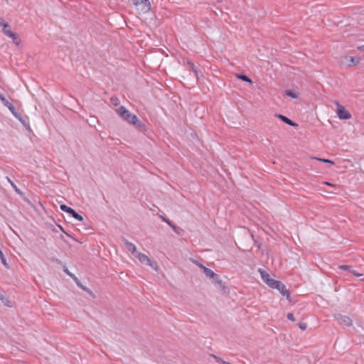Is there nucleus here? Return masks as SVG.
Wrapping results in <instances>:
<instances>
[{
    "instance_id": "nucleus-3",
    "label": "nucleus",
    "mask_w": 364,
    "mask_h": 364,
    "mask_svg": "<svg viewBox=\"0 0 364 364\" xmlns=\"http://www.w3.org/2000/svg\"><path fill=\"white\" fill-rule=\"evenodd\" d=\"M60 208L62 211L65 212L70 215L73 218L78 221H82L83 217L77 213L73 208L66 205L65 204H61Z\"/></svg>"
},
{
    "instance_id": "nucleus-16",
    "label": "nucleus",
    "mask_w": 364,
    "mask_h": 364,
    "mask_svg": "<svg viewBox=\"0 0 364 364\" xmlns=\"http://www.w3.org/2000/svg\"><path fill=\"white\" fill-rule=\"evenodd\" d=\"M136 257L138 258V259L143 264H145L147 262H149V258L146 255L141 253V252H136V254L134 255Z\"/></svg>"
},
{
    "instance_id": "nucleus-11",
    "label": "nucleus",
    "mask_w": 364,
    "mask_h": 364,
    "mask_svg": "<svg viewBox=\"0 0 364 364\" xmlns=\"http://www.w3.org/2000/svg\"><path fill=\"white\" fill-rule=\"evenodd\" d=\"M338 268L340 269H343V270H346L350 273H351L352 274H353L355 277H360L363 275V274L361 273H358L357 272L352 266L350 265H347V264H343V265H341L338 267Z\"/></svg>"
},
{
    "instance_id": "nucleus-32",
    "label": "nucleus",
    "mask_w": 364,
    "mask_h": 364,
    "mask_svg": "<svg viewBox=\"0 0 364 364\" xmlns=\"http://www.w3.org/2000/svg\"><path fill=\"white\" fill-rule=\"evenodd\" d=\"M287 317L289 320L291 321H295V318H294V316L292 313H288L287 315Z\"/></svg>"
},
{
    "instance_id": "nucleus-14",
    "label": "nucleus",
    "mask_w": 364,
    "mask_h": 364,
    "mask_svg": "<svg viewBox=\"0 0 364 364\" xmlns=\"http://www.w3.org/2000/svg\"><path fill=\"white\" fill-rule=\"evenodd\" d=\"M213 283H214V284L221 290H224L226 288L225 283L223 282L218 274H217V278H214L213 279Z\"/></svg>"
},
{
    "instance_id": "nucleus-9",
    "label": "nucleus",
    "mask_w": 364,
    "mask_h": 364,
    "mask_svg": "<svg viewBox=\"0 0 364 364\" xmlns=\"http://www.w3.org/2000/svg\"><path fill=\"white\" fill-rule=\"evenodd\" d=\"M275 117L291 127H295L298 126V124L296 122H294V121H292L291 119H290L289 118L283 114H276Z\"/></svg>"
},
{
    "instance_id": "nucleus-30",
    "label": "nucleus",
    "mask_w": 364,
    "mask_h": 364,
    "mask_svg": "<svg viewBox=\"0 0 364 364\" xmlns=\"http://www.w3.org/2000/svg\"><path fill=\"white\" fill-rule=\"evenodd\" d=\"M77 285L80 288L82 289V290L84 291H87V289H88L87 287H85L84 285L82 284V283H80V282L77 279V280H75Z\"/></svg>"
},
{
    "instance_id": "nucleus-2",
    "label": "nucleus",
    "mask_w": 364,
    "mask_h": 364,
    "mask_svg": "<svg viewBox=\"0 0 364 364\" xmlns=\"http://www.w3.org/2000/svg\"><path fill=\"white\" fill-rule=\"evenodd\" d=\"M117 114L129 124H135L137 122V116L131 113L125 107L120 106L117 109Z\"/></svg>"
},
{
    "instance_id": "nucleus-37",
    "label": "nucleus",
    "mask_w": 364,
    "mask_h": 364,
    "mask_svg": "<svg viewBox=\"0 0 364 364\" xmlns=\"http://www.w3.org/2000/svg\"><path fill=\"white\" fill-rule=\"evenodd\" d=\"M4 97V95L0 92V100Z\"/></svg>"
},
{
    "instance_id": "nucleus-25",
    "label": "nucleus",
    "mask_w": 364,
    "mask_h": 364,
    "mask_svg": "<svg viewBox=\"0 0 364 364\" xmlns=\"http://www.w3.org/2000/svg\"><path fill=\"white\" fill-rule=\"evenodd\" d=\"M63 272L66 274L70 276L71 278H73L74 280H77V278L75 277V275L70 272V271L68 270V267L65 265H63Z\"/></svg>"
},
{
    "instance_id": "nucleus-33",
    "label": "nucleus",
    "mask_w": 364,
    "mask_h": 364,
    "mask_svg": "<svg viewBox=\"0 0 364 364\" xmlns=\"http://www.w3.org/2000/svg\"><path fill=\"white\" fill-rule=\"evenodd\" d=\"M90 295H91L93 298L95 297V294H93V292L90 289H87V291H86Z\"/></svg>"
},
{
    "instance_id": "nucleus-6",
    "label": "nucleus",
    "mask_w": 364,
    "mask_h": 364,
    "mask_svg": "<svg viewBox=\"0 0 364 364\" xmlns=\"http://www.w3.org/2000/svg\"><path fill=\"white\" fill-rule=\"evenodd\" d=\"M133 4L136 6L142 5L141 10L145 13L149 11L151 9L149 0H134Z\"/></svg>"
},
{
    "instance_id": "nucleus-21",
    "label": "nucleus",
    "mask_w": 364,
    "mask_h": 364,
    "mask_svg": "<svg viewBox=\"0 0 364 364\" xmlns=\"http://www.w3.org/2000/svg\"><path fill=\"white\" fill-rule=\"evenodd\" d=\"M0 300L5 306H11V301L2 294H0Z\"/></svg>"
},
{
    "instance_id": "nucleus-24",
    "label": "nucleus",
    "mask_w": 364,
    "mask_h": 364,
    "mask_svg": "<svg viewBox=\"0 0 364 364\" xmlns=\"http://www.w3.org/2000/svg\"><path fill=\"white\" fill-rule=\"evenodd\" d=\"M146 264L148 266H150L154 270H157L159 269L157 263L156 262L151 260L150 258H149V262H147L146 263Z\"/></svg>"
},
{
    "instance_id": "nucleus-23",
    "label": "nucleus",
    "mask_w": 364,
    "mask_h": 364,
    "mask_svg": "<svg viewBox=\"0 0 364 364\" xmlns=\"http://www.w3.org/2000/svg\"><path fill=\"white\" fill-rule=\"evenodd\" d=\"M284 92L287 96H289L293 99L298 97V94L293 90H287L284 91Z\"/></svg>"
},
{
    "instance_id": "nucleus-22",
    "label": "nucleus",
    "mask_w": 364,
    "mask_h": 364,
    "mask_svg": "<svg viewBox=\"0 0 364 364\" xmlns=\"http://www.w3.org/2000/svg\"><path fill=\"white\" fill-rule=\"evenodd\" d=\"M187 64H188V67L190 68V69L194 73L195 75L198 78V70L197 68L195 66L194 63L191 61H188Z\"/></svg>"
},
{
    "instance_id": "nucleus-34",
    "label": "nucleus",
    "mask_w": 364,
    "mask_h": 364,
    "mask_svg": "<svg viewBox=\"0 0 364 364\" xmlns=\"http://www.w3.org/2000/svg\"><path fill=\"white\" fill-rule=\"evenodd\" d=\"M60 230H61L63 232H65L67 235L70 236L69 234H68L65 230L63 228V227L61 225H58Z\"/></svg>"
},
{
    "instance_id": "nucleus-7",
    "label": "nucleus",
    "mask_w": 364,
    "mask_h": 364,
    "mask_svg": "<svg viewBox=\"0 0 364 364\" xmlns=\"http://www.w3.org/2000/svg\"><path fill=\"white\" fill-rule=\"evenodd\" d=\"M1 102L5 107H8L15 117H18V112H16L15 107L5 97L1 100Z\"/></svg>"
},
{
    "instance_id": "nucleus-20",
    "label": "nucleus",
    "mask_w": 364,
    "mask_h": 364,
    "mask_svg": "<svg viewBox=\"0 0 364 364\" xmlns=\"http://www.w3.org/2000/svg\"><path fill=\"white\" fill-rule=\"evenodd\" d=\"M237 77L240 80H242L244 82H249L250 84H252V80L245 74L240 73L237 75Z\"/></svg>"
},
{
    "instance_id": "nucleus-1",
    "label": "nucleus",
    "mask_w": 364,
    "mask_h": 364,
    "mask_svg": "<svg viewBox=\"0 0 364 364\" xmlns=\"http://www.w3.org/2000/svg\"><path fill=\"white\" fill-rule=\"evenodd\" d=\"M259 272H260L261 277L265 284L272 289H278L281 294L286 296L287 300L291 301L290 292L287 289L286 286L282 282L271 278L270 275L264 270L259 269Z\"/></svg>"
},
{
    "instance_id": "nucleus-38",
    "label": "nucleus",
    "mask_w": 364,
    "mask_h": 364,
    "mask_svg": "<svg viewBox=\"0 0 364 364\" xmlns=\"http://www.w3.org/2000/svg\"><path fill=\"white\" fill-rule=\"evenodd\" d=\"M3 23V18H0V26Z\"/></svg>"
},
{
    "instance_id": "nucleus-18",
    "label": "nucleus",
    "mask_w": 364,
    "mask_h": 364,
    "mask_svg": "<svg viewBox=\"0 0 364 364\" xmlns=\"http://www.w3.org/2000/svg\"><path fill=\"white\" fill-rule=\"evenodd\" d=\"M203 272L207 277H209L213 279L214 278H217V274H215L213 270L208 267L204 268Z\"/></svg>"
},
{
    "instance_id": "nucleus-12",
    "label": "nucleus",
    "mask_w": 364,
    "mask_h": 364,
    "mask_svg": "<svg viewBox=\"0 0 364 364\" xmlns=\"http://www.w3.org/2000/svg\"><path fill=\"white\" fill-rule=\"evenodd\" d=\"M1 26H3V29H2V31L4 33V34L8 37H11V36H14V33L11 30V26L8 23H5L4 21L3 20V23L1 24Z\"/></svg>"
},
{
    "instance_id": "nucleus-29",
    "label": "nucleus",
    "mask_w": 364,
    "mask_h": 364,
    "mask_svg": "<svg viewBox=\"0 0 364 364\" xmlns=\"http://www.w3.org/2000/svg\"><path fill=\"white\" fill-rule=\"evenodd\" d=\"M191 261L193 264H195L196 265H197L198 267H199L200 269H202L203 270L204 269V268H205L206 267H205L203 264H202L201 263H200L197 260H195V259H191Z\"/></svg>"
},
{
    "instance_id": "nucleus-26",
    "label": "nucleus",
    "mask_w": 364,
    "mask_h": 364,
    "mask_svg": "<svg viewBox=\"0 0 364 364\" xmlns=\"http://www.w3.org/2000/svg\"><path fill=\"white\" fill-rule=\"evenodd\" d=\"M10 38H12L13 42L16 45H18L21 43V39L19 38V37L16 33H14V36H11Z\"/></svg>"
},
{
    "instance_id": "nucleus-10",
    "label": "nucleus",
    "mask_w": 364,
    "mask_h": 364,
    "mask_svg": "<svg viewBox=\"0 0 364 364\" xmlns=\"http://www.w3.org/2000/svg\"><path fill=\"white\" fill-rule=\"evenodd\" d=\"M344 60H346V65L348 67H351L353 65H357L360 63V59L359 58H355L353 56H345Z\"/></svg>"
},
{
    "instance_id": "nucleus-13",
    "label": "nucleus",
    "mask_w": 364,
    "mask_h": 364,
    "mask_svg": "<svg viewBox=\"0 0 364 364\" xmlns=\"http://www.w3.org/2000/svg\"><path fill=\"white\" fill-rule=\"evenodd\" d=\"M161 219L166 222L173 230L175 232L179 234L180 233V231H181L182 230L176 226L175 224H173L169 219H168L166 217H164V216H161Z\"/></svg>"
},
{
    "instance_id": "nucleus-15",
    "label": "nucleus",
    "mask_w": 364,
    "mask_h": 364,
    "mask_svg": "<svg viewBox=\"0 0 364 364\" xmlns=\"http://www.w3.org/2000/svg\"><path fill=\"white\" fill-rule=\"evenodd\" d=\"M124 245H125L127 249L129 252H131L133 255H135L136 254V252H138L136 251V246L133 243H132L131 242H129L128 240H124Z\"/></svg>"
},
{
    "instance_id": "nucleus-35",
    "label": "nucleus",
    "mask_w": 364,
    "mask_h": 364,
    "mask_svg": "<svg viewBox=\"0 0 364 364\" xmlns=\"http://www.w3.org/2000/svg\"><path fill=\"white\" fill-rule=\"evenodd\" d=\"M357 49L359 50H364V45L363 46H358Z\"/></svg>"
},
{
    "instance_id": "nucleus-28",
    "label": "nucleus",
    "mask_w": 364,
    "mask_h": 364,
    "mask_svg": "<svg viewBox=\"0 0 364 364\" xmlns=\"http://www.w3.org/2000/svg\"><path fill=\"white\" fill-rule=\"evenodd\" d=\"M316 159L318 160V161H321L323 163H326V164H332L333 165L335 163L334 161L330 160V159H319V158H315Z\"/></svg>"
},
{
    "instance_id": "nucleus-8",
    "label": "nucleus",
    "mask_w": 364,
    "mask_h": 364,
    "mask_svg": "<svg viewBox=\"0 0 364 364\" xmlns=\"http://www.w3.org/2000/svg\"><path fill=\"white\" fill-rule=\"evenodd\" d=\"M8 181L10 183L12 188L14 189L16 193L20 196V197L26 202L30 203L29 200L25 196V194L17 187V186L9 178L6 177Z\"/></svg>"
},
{
    "instance_id": "nucleus-36",
    "label": "nucleus",
    "mask_w": 364,
    "mask_h": 364,
    "mask_svg": "<svg viewBox=\"0 0 364 364\" xmlns=\"http://www.w3.org/2000/svg\"><path fill=\"white\" fill-rule=\"evenodd\" d=\"M55 261L58 263V264H62L61 261L58 259H55Z\"/></svg>"
},
{
    "instance_id": "nucleus-27",
    "label": "nucleus",
    "mask_w": 364,
    "mask_h": 364,
    "mask_svg": "<svg viewBox=\"0 0 364 364\" xmlns=\"http://www.w3.org/2000/svg\"><path fill=\"white\" fill-rule=\"evenodd\" d=\"M110 102L114 106H118L120 104V101H119V98L115 96H112L110 97Z\"/></svg>"
},
{
    "instance_id": "nucleus-31",
    "label": "nucleus",
    "mask_w": 364,
    "mask_h": 364,
    "mask_svg": "<svg viewBox=\"0 0 364 364\" xmlns=\"http://www.w3.org/2000/svg\"><path fill=\"white\" fill-rule=\"evenodd\" d=\"M298 326L300 329L304 331L307 328V324L306 323L300 322L298 323Z\"/></svg>"
},
{
    "instance_id": "nucleus-17",
    "label": "nucleus",
    "mask_w": 364,
    "mask_h": 364,
    "mask_svg": "<svg viewBox=\"0 0 364 364\" xmlns=\"http://www.w3.org/2000/svg\"><path fill=\"white\" fill-rule=\"evenodd\" d=\"M133 125L135 126V127L139 131V132H144L146 130V125L139 119V118L137 117V122H136L135 124H132Z\"/></svg>"
},
{
    "instance_id": "nucleus-5",
    "label": "nucleus",
    "mask_w": 364,
    "mask_h": 364,
    "mask_svg": "<svg viewBox=\"0 0 364 364\" xmlns=\"http://www.w3.org/2000/svg\"><path fill=\"white\" fill-rule=\"evenodd\" d=\"M335 320L338 323L344 326H350L352 325V319L347 316L338 314L334 315Z\"/></svg>"
},
{
    "instance_id": "nucleus-39",
    "label": "nucleus",
    "mask_w": 364,
    "mask_h": 364,
    "mask_svg": "<svg viewBox=\"0 0 364 364\" xmlns=\"http://www.w3.org/2000/svg\"><path fill=\"white\" fill-rule=\"evenodd\" d=\"M218 2L221 1V0H217Z\"/></svg>"
},
{
    "instance_id": "nucleus-4",
    "label": "nucleus",
    "mask_w": 364,
    "mask_h": 364,
    "mask_svg": "<svg viewBox=\"0 0 364 364\" xmlns=\"http://www.w3.org/2000/svg\"><path fill=\"white\" fill-rule=\"evenodd\" d=\"M337 105V114L341 119H349L351 117L350 113L338 102H336Z\"/></svg>"
},
{
    "instance_id": "nucleus-19",
    "label": "nucleus",
    "mask_w": 364,
    "mask_h": 364,
    "mask_svg": "<svg viewBox=\"0 0 364 364\" xmlns=\"http://www.w3.org/2000/svg\"><path fill=\"white\" fill-rule=\"evenodd\" d=\"M16 118L21 122V124L23 125V127L26 128V129H27L28 131H31L28 122H27L26 119H24L22 117V116L21 115V114L18 113V117H16Z\"/></svg>"
}]
</instances>
